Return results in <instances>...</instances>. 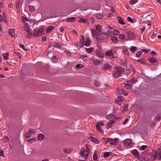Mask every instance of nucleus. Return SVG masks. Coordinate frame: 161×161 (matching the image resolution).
Instances as JSON below:
<instances>
[{
  "mask_svg": "<svg viewBox=\"0 0 161 161\" xmlns=\"http://www.w3.org/2000/svg\"><path fill=\"white\" fill-rule=\"evenodd\" d=\"M9 33L10 36L13 37H15L16 36L15 33V30L13 28H10L9 29Z\"/></svg>",
  "mask_w": 161,
  "mask_h": 161,
  "instance_id": "nucleus-8",
  "label": "nucleus"
},
{
  "mask_svg": "<svg viewBox=\"0 0 161 161\" xmlns=\"http://www.w3.org/2000/svg\"><path fill=\"white\" fill-rule=\"evenodd\" d=\"M24 29L25 31V32L28 31L30 30L28 25L27 23H25V24L24 26Z\"/></svg>",
  "mask_w": 161,
  "mask_h": 161,
  "instance_id": "nucleus-28",
  "label": "nucleus"
},
{
  "mask_svg": "<svg viewBox=\"0 0 161 161\" xmlns=\"http://www.w3.org/2000/svg\"><path fill=\"white\" fill-rule=\"evenodd\" d=\"M137 50V48L134 46H131L130 49V51L132 53H135V52Z\"/></svg>",
  "mask_w": 161,
  "mask_h": 161,
  "instance_id": "nucleus-22",
  "label": "nucleus"
},
{
  "mask_svg": "<svg viewBox=\"0 0 161 161\" xmlns=\"http://www.w3.org/2000/svg\"><path fill=\"white\" fill-rule=\"evenodd\" d=\"M112 53V50H110L109 51H107L105 53V55L107 56H109L111 55Z\"/></svg>",
  "mask_w": 161,
  "mask_h": 161,
  "instance_id": "nucleus-42",
  "label": "nucleus"
},
{
  "mask_svg": "<svg viewBox=\"0 0 161 161\" xmlns=\"http://www.w3.org/2000/svg\"><path fill=\"white\" fill-rule=\"evenodd\" d=\"M131 153L136 157H137L139 155V153L136 149H134L132 150Z\"/></svg>",
  "mask_w": 161,
  "mask_h": 161,
  "instance_id": "nucleus-26",
  "label": "nucleus"
},
{
  "mask_svg": "<svg viewBox=\"0 0 161 161\" xmlns=\"http://www.w3.org/2000/svg\"><path fill=\"white\" fill-rule=\"evenodd\" d=\"M128 81L129 82H130L132 84H133L136 83L137 81V80L134 79H132L130 80V81H129V80H128Z\"/></svg>",
  "mask_w": 161,
  "mask_h": 161,
  "instance_id": "nucleus-47",
  "label": "nucleus"
},
{
  "mask_svg": "<svg viewBox=\"0 0 161 161\" xmlns=\"http://www.w3.org/2000/svg\"><path fill=\"white\" fill-rule=\"evenodd\" d=\"M83 66L82 64H77L76 66V67L77 69H79V68H81L82 67H83Z\"/></svg>",
  "mask_w": 161,
  "mask_h": 161,
  "instance_id": "nucleus-53",
  "label": "nucleus"
},
{
  "mask_svg": "<svg viewBox=\"0 0 161 161\" xmlns=\"http://www.w3.org/2000/svg\"><path fill=\"white\" fill-rule=\"evenodd\" d=\"M129 120V119H125L123 123V124L124 125H125L128 122V121Z\"/></svg>",
  "mask_w": 161,
  "mask_h": 161,
  "instance_id": "nucleus-54",
  "label": "nucleus"
},
{
  "mask_svg": "<svg viewBox=\"0 0 161 161\" xmlns=\"http://www.w3.org/2000/svg\"><path fill=\"white\" fill-rule=\"evenodd\" d=\"M148 60L151 63H154L156 62V59L154 58H149Z\"/></svg>",
  "mask_w": 161,
  "mask_h": 161,
  "instance_id": "nucleus-37",
  "label": "nucleus"
},
{
  "mask_svg": "<svg viewBox=\"0 0 161 161\" xmlns=\"http://www.w3.org/2000/svg\"><path fill=\"white\" fill-rule=\"evenodd\" d=\"M103 125H104L103 122L102 121L98 122L96 124V126L97 129L99 131L100 133H102L103 132V130H101V127L102 126H103Z\"/></svg>",
  "mask_w": 161,
  "mask_h": 161,
  "instance_id": "nucleus-3",
  "label": "nucleus"
},
{
  "mask_svg": "<svg viewBox=\"0 0 161 161\" xmlns=\"http://www.w3.org/2000/svg\"><path fill=\"white\" fill-rule=\"evenodd\" d=\"M3 21V18L2 15L0 14V23H2Z\"/></svg>",
  "mask_w": 161,
  "mask_h": 161,
  "instance_id": "nucleus-63",
  "label": "nucleus"
},
{
  "mask_svg": "<svg viewBox=\"0 0 161 161\" xmlns=\"http://www.w3.org/2000/svg\"><path fill=\"white\" fill-rule=\"evenodd\" d=\"M147 147V146L146 145H142L141 147V149L142 150H145Z\"/></svg>",
  "mask_w": 161,
  "mask_h": 161,
  "instance_id": "nucleus-56",
  "label": "nucleus"
},
{
  "mask_svg": "<svg viewBox=\"0 0 161 161\" xmlns=\"http://www.w3.org/2000/svg\"><path fill=\"white\" fill-rule=\"evenodd\" d=\"M111 40L115 43H117L118 41L117 37L114 36H113L111 37Z\"/></svg>",
  "mask_w": 161,
  "mask_h": 161,
  "instance_id": "nucleus-27",
  "label": "nucleus"
},
{
  "mask_svg": "<svg viewBox=\"0 0 161 161\" xmlns=\"http://www.w3.org/2000/svg\"><path fill=\"white\" fill-rule=\"evenodd\" d=\"M91 32L92 36L94 37H96L98 36L97 32L94 29H92Z\"/></svg>",
  "mask_w": 161,
  "mask_h": 161,
  "instance_id": "nucleus-18",
  "label": "nucleus"
},
{
  "mask_svg": "<svg viewBox=\"0 0 161 161\" xmlns=\"http://www.w3.org/2000/svg\"><path fill=\"white\" fill-rule=\"evenodd\" d=\"M128 107V105L127 104H126L125 105V107L124 109V111H126L127 110V108Z\"/></svg>",
  "mask_w": 161,
  "mask_h": 161,
  "instance_id": "nucleus-57",
  "label": "nucleus"
},
{
  "mask_svg": "<svg viewBox=\"0 0 161 161\" xmlns=\"http://www.w3.org/2000/svg\"><path fill=\"white\" fill-rule=\"evenodd\" d=\"M142 52L141 51L138 52L136 55V57H139L142 54Z\"/></svg>",
  "mask_w": 161,
  "mask_h": 161,
  "instance_id": "nucleus-49",
  "label": "nucleus"
},
{
  "mask_svg": "<svg viewBox=\"0 0 161 161\" xmlns=\"http://www.w3.org/2000/svg\"><path fill=\"white\" fill-rule=\"evenodd\" d=\"M81 39L82 41V42L83 43L85 41V37L83 35H81Z\"/></svg>",
  "mask_w": 161,
  "mask_h": 161,
  "instance_id": "nucleus-64",
  "label": "nucleus"
},
{
  "mask_svg": "<svg viewBox=\"0 0 161 161\" xmlns=\"http://www.w3.org/2000/svg\"><path fill=\"white\" fill-rule=\"evenodd\" d=\"M29 9L31 11H34L35 9V8L33 6H29Z\"/></svg>",
  "mask_w": 161,
  "mask_h": 161,
  "instance_id": "nucleus-55",
  "label": "nucleus"
},
{
  "mask_svg": "<svg viewBox=\"0 0 161 161\" xmlns=\"http://www.w3.org/2000/svg\"><path fill=\"white\" fill-rule=\"evenodd\" d=\"M44 31V29L41 27L38 30H36L33 33V36L36 37H39L42 35Z\"/></svg>",
  "mask_w": 161,
  "mask_h": 161,
  "instance_id": "nucleus-2",
  "label": "nucleus"
},
{
  "mask_svg": "<svg viewBox=\"0 0 161 161\" xmlns=\"http://www.w3.org/2000/svg\"><path fill=\"white\" fill-rule=\"evenodd\" d=\"M79 22L85 23L86 22V20L85 18H82L80 19Z\"/></svg>",
  "mask_w": 161,
  "mask_h": 161,
  "instance_id": "nucleus-45",
  "label": "nucleus"
},
{
  "mask_svg": "<svg viewBox=\"0 0 161 161\" xmlns=\"http://www.w3.org/2000/svg\"><path fill=\"white\" fill-rule=\"evenodd\" d=\"M118 100H119V101H123L124 100V98H123V97L122 96H119V97H118L117 98Z\"/></svg>",
  "mask_w": 161,
  "mask_h": 161,
  "instance_id": "nucleus-51",
  "label": "nucleus"
},
{
  "mask_svg": "<svg viewBox=\"0 0 161 161\" xmlns=\"http://www.w3.org/2000/svg\"><path fill=\"white\" fill-rule=\"evenodd\" d=\"M137 61L140 62L142 64H145V61L143 59H140L137 60Z\"/></svg>",
  "mask_w": 161,
  "mask_h": 161,
  "instance_id": "nucleus-61",
  "label": "nucleus"
},
{
  "mask_svg": "<svg viewBox=\"0 0 161 161\" xmlns=\"http://www.w3.org/2000/svg\"><path fill=\"white\" fill-rule=\"evenodd\" d=\"M138 1V0H131L130 2V3L131 5H134Z\"/></svg>",
  "mask_w": 161,
  "mask_h": 161,
  "instance_id": "nucleus-44",
  "label": "nucleus"
},
{
  "mask_svg": "<svg viewBox=\"0 0 161 161\" xmlns=\"http://www.w3.org/2000/svg\"><path fill=\"white\" fill-rule=\"evenodd\" d=\"M44 138V136L42 134L40 133L38 135L37 139L40 142L42 141Z\"/></svg>",
  "mask_w": 161,
  "mask_h": 161,
  "instance_id": "nucleus-10",
  "label": "nucleus"
},
{
  "mask_svg": "<svg viewBox=\"0 0 161 161\" xmlns=\"http://www.w3.org/2000/svg\"><path fill=\"white\" fill-rule=\"evenodd\" d=\"M127 20L130 22H133V20L130 17H129L127 18Z\"/></svg>",
  "mask_w": 161,
  "mask_h": 161,
  "instance_id": "nucleus-59",
  "label": "nucleus"
},
{
  "mask_svg": "<svg viewBox=\"0 0 161 161\" xmlns=\"http://www.w3.org/2000/svg\"><path fill=\"white\" fill-rule=\"evenodd\" d=\"M129 68L127 69L128 70V72L126 73L127 75L130 74L131 71H132L133 73L135 72V69L132 67V66L130 64H129Z\"/></svg>",
  "mask_w": 161,
  "mask_h": 161,
  "instance_id": "nucleus-11",
  "label": "nucleus"
},
{
  "mask_svg": "<svg viewBox=\"0 0 161 161\" xmlns=\"http://www.w3.org/2000/svg\"><path fill=\"white\" fill-rule=\"evenodd\" d=\"M89 146L88 145H86V153L85 154V159H86L88 158L89 155V152H90L89 148Z\"/></svg>",
  "mask_w": 161,
  "mask_h": 161,
  "instance_id": "nucleus-13",
  "label": "nucleus"
},
{
  "mask_svg": "<svg viewBox=\"0 0 161 161\" xmlns=\"http://www.w3.org/2000/svg\"><path fill=\"white\" fill-rule=\"evenodd\" d=\"M131 140L130 139H127L124 140V143L125 146H128L131 144Z\"/></svg>",
  "mask_w": 161,
  "mask_h": 161,
  "instance_id": "nucleus-7",
  "label": "nucleus"
},
{
  "mask_svg": "<svg viewBox=\"0 0 161 161\" xmlns=\"http://www.w3.org/2000/svg\"><path fill=\"white\" fill-rule=\"evenodd\" d=\"M91 41L89 37L86 38V41L85 42V45L86 46H89L91 45Z\"/></svg>",
  "mask_w": 161,
  "mask_h": 161,
  "instance_id": "nucleus-12",
  "label": "nucleus"
},
{
  "mask_svg": "<svg viewBox=\"0 0 161 161\" xmlns=\"http://www.w3.org/2000/svg\"><path fill=\"white\" fill-rule=\"evenodd\" d=\"M94 15L97 19H101L103 17V15L100 13L95 14Z\"/></svg>",
  "mask_w": 161,
  "mask_h": 161,
  "instance_id": "nucleus-31",
  "label": "nucleus"
},
{
  "mask_svg": "<svg viewBox=\"0 0 161 161\" xmlns=\"http://www.w3.org/2000/svg\"><path fill=\"white\" fill-rule=\"evenodd\" d=\"M26 32L25 34L26 35L27 38H30L32 36V33L30 30Z\"/></svg>",
  "mask_w": 161,
  "mask_h": 161,
  "instance_id": "nucleus-21",
  "label": "nucleus"
},
{
  "mask_svg": "<svg viewBox=\"0 0 161 161\" xmlns=\"http://www.w3.org/2000/svg\"><path fill=\"white\" fill-rule=\"evenodd\" d=\"M3 139L5 141H8L9 140L8 137L7 136H4Z\"/></svg>",
  "mask_w": 161,
  "mask_h": 161,
  "instance_id": "nucleus-58",
  "label": "nucleus"
},
{
  "mask_svg": "<svg viewBox=\"0 0 161 161\" xmlns=\"http://www.w3.org/2000/svg\"><path fill=\"white\" fill-rule=\"evenodd\" d=\"M54 28V27L53 25H51L47 27L46 31V32L47 33H49Z\"/></svg>",
  "mask_w": 161,
  "mask_h": 161,
  "instance_id": "nucleus-19",
  "label": "nucleus"
},
{
  "mask_svg": "<svg viewBox=\"0 0 161 161\" xmlns=\"http://www.w3.org/2000/svg\"><path fill=\"white\" fill-rule=\"evenodd\" d=\"M147 158V157L145 156H141V161H146Z\"/></svg>",
  "mask_w": 161,
  "mask_h": 161,
  "instance_id": "nucleus-41",
  "label": "nucleus"
},
{
  "mask_svg": "<svg viewBox=\"0 0 161 161\" xmlns=\"http://www.w3.org/2000/svg\"><path fill=\"white\" fill-rule=\"evenodd\" d=\"M96 39L99 42H102L104 39L103 37L101 35H98L96 37Z\"/></svg>",
  "mask_w": 161,
  "mask_h": 161,
  "instance_id": "nucleus-15",
  "label": "nucleus"
},
{
  "mask_svg": "<svg viewBox=\"0 0 161 161\" xmlns=\"http://www.w3.org/2000/svg\"><path fill=\"white\" fill-rule=\"evenodd\" d=\"M96 29L99 32H101L102 31V26L100 25L95 26Z\"/></svg>",
  "mask_w": 161,
  "mask_h": 161,
  "instance_id": "nucleus-38",
  "label": "nucleus"
},
{
  "mask_svg": "<svg viewBox=\"0 0 161 161\" xmlns=\"http://www.w3.org/2000/svg\"><path fill=\"white\" fill-rule=\"evenodd\" d=\"M53 46L55 48L59 49L61 50H62L64 49V46L62 45H60L58 43L55 42L53 43Z\"/></svg>",
  "mask_w": 161,
  "mask_h": 161,
  "instance_id": "nucleus-9",
  "label": "nucleus"
},
{
  "mask_svg": "<svg viewBox=\"0 0 161 161\" xmlns=\"http://www.w3.org/2000/svg\"><path fill=\"white\" fill-rule=\"evenodd\" d=\"M85 50L86 52L90 53L92 52L93 50V49L92 47H90L89 48H86Z\"/></svg>",
  "mask_w": 161,
  "mask_h": 161,
  "instance_id": "nucleus-36",
  "label": "nucleus"
},
{
  "mask_svg": "<svg viewBox=\"0 0 161 161\" xmlns=\"http://www.w3.org/2000/svg\"><path fill=\"white\" fill-rule=\"evenodd\" d=\"M104 157L105 158H107L109 156V153L108 152H106L103 153Z\"/></svg>",
  "mask_w": 161,
  "mask_h": 161,
  "instance_id": "nucleus-46",
  "label": "nucleus"
},
{
  "mask_svg": "<svg viewBox=\"0 0 161 161\" xmlns=\"http://www.w3.org/2000/svg\"><path fill=\"white\" fill-rule=\"evenodd\" d=\"M110 141H109V144L112 145H116L118 143V139L117 138L113 139L112 138H109Z\"/></svg>",
  "mask_w": 161,
  "mask_h": 161,
  "instance_id": "nucleus-4",
  "label": "nucleus"
},
{
  "mask_svg": "<svg viewBox=\"0 0 161 161\" xmlns=\"http://www.w3.org/2000/svg\"><path fill=\"white\" fill-rule=\"evenodd\" d=\"M94 82L95 85L97 86L98 87L101 85L100 81L98 79L95 80Z\"/></svg>",
  "mask_w": 161,
  "mask_h": 161,
  "instance_id": "nucleus-33",
  "label": "nucleus"
},
{
  "mask_svg": "<svg viewBox=\"0 0 161 161\" xmlns=\"http://www.w3.org/2000/svg\"><path fill=\"white\" fill-rule=\"evenodd\" d=\"M91 139L92 141L94 143H96V144H98L100 143V142L99 140L95 138L94 137H91Z\"/></svg>",
  "mask_w": 161,
  "mask_h": 161,
  "instance_id": "nucleus-25",
  "label": "nucleus"
},
{
  "mask_svg": "<svg viewBox=\"0 0 161 161\" xmlns=\"http://www.w3.org/2000/svg\"><path fill=\"white\" fill-rule=\"evenodd\" d=\"M63 151L66 154H69L71 153L72 152V149L69 148H63Z\"/></svg>",
  "mask_w": 161,
  "mask_h": 161,
  "instance_id": "nucleus-17",
  "label": "nucleus"
},
{
  "mask_svg": "<svg viewBox=\"0 0 161 161\" xmlns=\"http://www.w3.org/2000/svg\"><path fill=\"white\" fill-rule=\"evenodd\" d=\"M120 31L117 29H114L113 31V34L114 36H118L119 34Z\"/></svg>",
  "mask_w": 161,
  "mask_h": 161,
  "instance_id": "nucleus-30",
  "label": "nucleus"
},
{
  "mask_svg": "<svg viewBox=\"0 0 161 161\" xmlns=\"http://www.w3.org/2000/svg\"><path fill=\"white\" fill-rule=\"evenodd\" d=\"M114 123V121H110L107 126V128L109 129L112 125Z\"/></svg>",
  "mask_w": 161,
  "mask_h": 161,
  "instance_id": "nucleus-34",
  "label": "nucleus"
},
{
  "mask_svg": "<svg viewBox=\"0 0 161 161\" xmlns=\"http://www.w3.org/2000/svg\"><path fill=\"white\" fill-rule=\"evenodd\" d=\"M86 152L85 149L84 148H82L80 151V154L81 156L83 157L84 158H85V154L86 153Z\"/></svg>",
  "mask_w": 161,
  "mask_h": 161,
  "instance_id": "nucleus-14",
  "label": "nucleus"
},
{
  "mask_svg": "<svg viewBox=\"0 0 161 161\" xmlns=\"http://www.w3.org/2000/svg\"><path fill=\"white\" fill-rule=\"evenodd\" d=\"M97 158V155L96 153H94L93 155V159L95 160Z\"/></svg>",
  "mask_w": 161,
  "mask_h": 161,
  "instance_id": "nucleus-50",
  "label": "nucleus"
},
{
  "mask_svg": "<svg viewBox=\"0 0 161 161\" xmlns=\"http://www.w3.org/2000/svg\"><path fill=\"white\" fill-rule=\"evenodd\" d=\"M119 35V38L121 40H123L125 38V36L124 34H120Z\"/></svg>",
  "mask_w": 161,
  "mask_h": 161,
  "instance_id": "nucleus-43",
  "label": "nucleus"
},
{
  "mask_svg": "<svg viewBox=\"0 0 161 161\" xmlns=\"http://www.w3.org/2000/svg\"><path fill=\"white\" fill-rule=\"evenodd\" d=\"M127 33V36L131 40H133L135 38V36L132 32L128 31Z\"/></svg>",
  "mask_w": 161,
  "mask_h": 161,
  "instance_id": "nucleus-5",
  "label": "nucleus"
},
{
  "mask_svg": "<svg viewBox=\"0 0 161 161\" xmlns=\"http://www.w3.org/2000/svg\"><path fill=\"white\" fill-rule=\"evenodd\" d=\"M28 141H29L30 142H35L36 141V137H34V138H32V139H30L28 140Z\"/></svg>",
  "mask_w": 161,
  "mask_h": 161,
  "instance_id": "nucleus-52",
  "label": "nucleus"
},
{
  "mask_svg": "<svg viewBox=\"0 0 161 161\" xmlns=\"http://www.w3.org/2000/svg\"><path fill=\"white\" fill-rule=\"evenodd\" d=\"M64 52L66 54L69 55H70V53L68 50L64 51Z\"/></svg>",
  "mask_w": 161,
  "mask_h": 161,
  "instance_id": "nucleus-60",
  "label": "nucleus"
},
{
  "mask_svg": "<svg viewBox=\"0 0 161 161\" xmlns=\"http://www.w3.org/2000/svg\"><path fill=\"white\" fill-rule=\"evenodd\" d=\"M80 58L84 61L87 60H88L87 56L86 54L81 55L80 56Z\"/></svg>",
  "mask_w": 161,
  "mask_h": 161,
  "instance_id": "nucleus-24",
  "label": "nucleus"
},
{
  "mask_svg": "<svg viewBox=\"0 0 161 161\" xmlns=\"http://www.w3.org/2000/svg\"><path fill=\"white\" fill-rule=\"evenodd\" d=\"M111 66L108 63H106L104 64L103 69L105 70H109L111 69Z\"/></svg>",
  "mask_w": 161,
  "mask_h": 161,
  "instance_id": "nucleus-16",
  "label": "nucleus"
},
{
  "mask_svg": "<svg viewBox=\"0 0 161 161\" xmlns=\"http://www.w3.org/2000/svg\"><path fill=\"white\" fill-rule=\"evenodd\" d=\"M93 62L94 64L95 65H102L103 63L101 61H99L98 60L94 59L93 60Z\"/></svg>",
  "mask_w": 161,
  "mask_h": 161,
  "instance_id": "nucleus-20",
  "label": "nucleus"
},
{
  "mask_svg": "<svg viewBox=\"0 0 161 161\" xmlns=\"http://www.w3.org/2000/svg\"><path fill=\"white\" fill-rule=\"evenodd\" d=\"M66 20L68 22H73L75 20V18L74 17H71L67 18L66 19Z\"/></svg>",
  "mask_w": 161,
  "mask_h": 161,
  "instance_id": "nucleus-32",
  "label": "nucleus"
},
{
  "mask_svg": "<svg viewBox=\"0 0 161 161\" xmlns=\"http://www.w3.org/2000/svg\"><path fill=\"white\" fill-rule=\"evenodd\" d=\"M118 92L119 94H122L125 96H126L128 94V93L125 92L123 89L119 90Z\"/></svg>",
  "mask_w": 161,
  "mask_h": 161,
  "instance_id": "nucleus-29",
  "label": "nucleus"
},
{
  "mask_svg": "<svg viewBox=\"0 0 161 161\" xmlns=\"http://www.w3.org/2000/svg\"><path fill=\"white\" fill-rule=\"evenodd\" d=\"M132 85L130 84H125V87L126 89H130L131 88Z\"/></svg>",
  "mask_w": 161,
  "mask_h": 161,
  "instance_id": "nucleus-40",
  "label": "nucleus"
},
{
  "mask_svg": "<svg viewBox=\"0 0 161 161\" xmlns=\"http://www.w3.org/2000/svg\"><path fill=\"white\" fill-rule=\"evenodd\" d=\"M115 69H117L114 74V75L115 78L121 76V74L123 73L125 71L124 69L121 66L115 67Z\"/></svg>",
  "mask_w": 161,
  "mask_h": 161,
  "instance_id": "nucleus-1",
  "label": "nucleus"
},
{
  "mask_svg": "<svg viewBox=\"0 0 161 161\" xmlns=\"http://www.w3.org/2000/svg\"><path fill=\"white\" fill-rule=\"evenodd\" d=\"M3 151L1 150L0 151V155L2 157H4V155L3 154Z\"/></svg>",
  "mask_w": 161,
  "mask_h": 161,
  "instance_id": "nucleus-62",
  "label": "nucleus"
},
{
  "mask_svg": "<svg viewBox=\"0 0 161 161\" xmlns=\"http://www.w3.org/2000/svg\"><path fill=\"white\" fill-rule=\"evenodd\" d=\"M35 132V130L33 129H31L28 130L27 133V135L26 136V138H29L30 137L31 135Z\"/></svg>",
  "mask_w": 161,
  "mask_h": 161,
  "instance_id": "nucleus-6",
  "label": "nucleus"
},
{
  "mask_svg": "<svg viewBox=\"0 0 161 161\" xmlns=\"http://www.w3.org/2000/svg\"><path fill=\"white\" fill-rule=\"evenodd\" d=\"M52 60V61L54 63H56L58 61L57 58H56V57L55 56H54L53 57Z\"/></svg>",
  "mask_w": 161,
  "mask_h": 161,
  "instance_id": "nucleus-48",
  "label": "nucleus"
},
{
  "mask_svg": "<svg viewBox=\"0 0 161 161\" xmlns=\"http://www.w3.org/2000/svg\"><path fill=\"white\" fill-rule=\"evenodd\" d=\"M22 20L23 22L25 23H27L26 22L29 21L28 18L25 17H22Z\"/></svg>",
  "mask_w": 161,
  "mask_h": 161,
  "instance_id": "nucleus-39",
  "label": "nucleus"
},
{
  "mask_svg": "<svg viewBox=\"0 0 161 161\" xmlns=\"http://www.w3.org/2000/svg\"><path fill=\"white\" fill-rule=\"evenodd\" d=\"M3 58L5 60H7L8 59V53H5L3 54Z\"/></svg>",
  "mask_w": 161,
  "mask_h": 161,
  "instance_id": "nucleus-35",
  "label": "nucleus"
},
{
  "mask_svg": "<svg viewBox=\"0 0 161 161\" xmlns=\"http://www.w3.org/2000/svg\"><path fill=\"white\" fill-rule=\"evenodd\" d=\"M118 22L120 24L122 25H125V23L124 22V19L122 18H120V17H118Z\"/></svg>",
  "mask_w": 161,
  "mask_h": 161,
  "instance_id": "nucleus-23",
  "label": "nucleus"
}]
</instances>
